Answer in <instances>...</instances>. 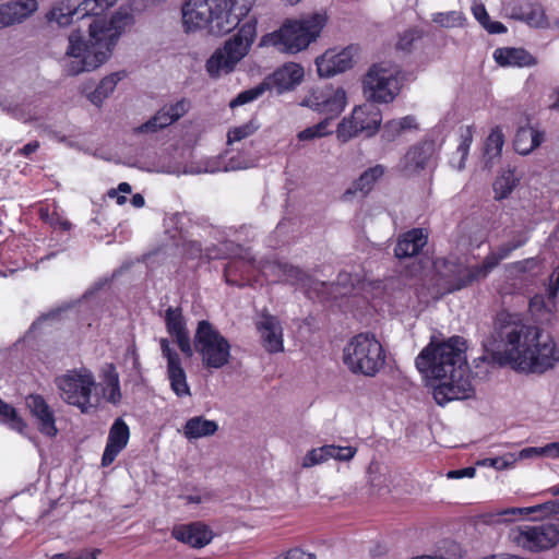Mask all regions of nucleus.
Here are the masks:
<instances>
[{
    "label": "nucleus",
    "instance_id": "obj_1",
    "mask_svg": "<svg viewBox=\"0 0 559 559\" xmlns=\"http://www.w3.org/2000/svg\"><path fill=\"white\" fill-rule=\"evenodd\" d=\"M415 364L426 378L439 381L433 384V399L438 405L475 395L462 337L454 336L440 344L431 343L416 357Z\"/></svg>",
    "mask_w": 559,
    "mask_h": 559
},
{
    "label": "nucleus",
    "instance_id": "obj_2",
    "mask_svg": "<svg viewBox=\"0 0 559 559\" xmlns=\"http://www.w3.org/2000/svg\"><path fill=\"white\" fill-rule=\"evenodd\" d=\"M134 23L127 10H118L109 19L96 17L88 26L90 36L83 39L80 31H72L62 59V71L68 76L90 72L105 63L120 36Z\"/></svg>",
    "mask_w": 559,
    "mask_h": 559
},
{
    "label": "nucleus",
    "instance_id": "obj_3",
    "mask_svg": "<svg viewBox=\"0 0 559 559\" xmlns=\"http://www.w3.org/2000/svg\"><path fill=\"white\" fill-rule=\"evenodd\" d=\"M254 3L255 0H186L181 5L183 31L228 34L249 15Z\"/></svg>",
    "mask_w": 559,
    "mask_h": 559
},
{
    "label": "nucleus",
    "instance_id": "obj_4",
    "mask_svg": "<svg viewBox=\"0 0 559 559\" xmlns=\"http://www.w3.org/2000/svg\"><path fill=\"white\" fill-rule=\"evenodd\" d=\"M537 335V326L525 324L518 313L502 310L497 313L492 332L484 346L493 353L500 365L512 364L515 360L513 349L521 352L526 342Z\"/></svg>",
    "mask_w": 559,
    "mask_h": 559
},
{
    "label": "nucleus",
    "instance_id": "obj_5",
    "mask_svg": "<svg viewBox=\"0 0 559 559\" xmlns=\"http://www.w3.org/2000/svg\"><path fill=\"white\" fill-rule=\"evenodd\" d=\"M325 22L326 16L320 13L304 21H287L280 29L264 35L261 46L274 47L281 52H298L319 36Z\"/></svg>",
    "mask_w": 559,
    "mask_h": 559
},
{
    "label": "nucleus",
    "instance_id": "obj_6",
    "mask_svg": "<svg viewBox=\"0 0 559 559\" xmlns=\"http://www.w3.org/2000/svg\"><path fill=\"white\" fill-rule=\"evenodd\" d=\"M343 362L354 374L374 377L385 364V353L374 335L360 333L344 347Z\"/></svg>",
    "mask_w": 559,
    "mask_h": 559
},
{
    "label": "nucleus",
    "instance_id": "obj_7",
    "mask_svg": "<svg viewBox=\"0 0 559 559\" xmlns=\"http://www.w3.org/2000/svg\"><path fill=\"white\" fill-rule=\"evenodd\" d=\"M255 26L257 20L250 19L223 47L213 52L205 63V69L211 78L217 79L234 71L237 63L248 53L254 40Z\"/></svg>",
    "mask_w": 559,
    "mask_h": 559
},
{
    "label": "nucleus",
    "instance_id": "obj_8",
    "mask_svg": "<svg viewBox=\"0 0 559 559\" xmlns=\"http://www.w3.org/2000/svg\"><path fill=\"white\" fill-rule=\"evenodd\" d=\"M60 399L68 405L78 407L81 413L88 414L97 406V399L93 402V390L96 381L93 372L87 368L67 371L55 379Z\"/></svg>",
    "mask_w": 559,
    "mask_h": 559
},
{
    "label": "nucleus",
    "instance_id": "obj_9",
    "mask_svg": "<svg viewBox=\"0 0 559 559\" xmlns=\"http://www.w3.org/2000/svg\"><path fill=\"white\" fill-rule=\"evenodd\" d=\"M515 369L533 373H543L552 369L559 361V350L549 334L538 328L537 337L528 340L521 352L513 349Z\"/></svg>",
    "mask_w": 559,
    "mask_h": 559
},
{
    "label": "nucleus",
    "instance_id": "obj_10",
    "mask_svg": "<svg viewBox=\"0 0 559 559\" xmlns=\"http://www.w3.org/2000/svg\"><path fill=\"white\" fill-rule=\"evenodd\" d=\"M193 350L207 369H219L229 362L231 357L228 340L209 321L201 320L193 338Z\"/></svg>",
    "mask_w": 559,
    "mask_h": 559
},
{
    "label": "nucleus",
    "instance_id": "obj_11",
    "mask_svg": "<svg viewBox=\"0 0 559 559\" xmlns=\"http://www.w3.org/2000/svg\"><path fill=\"white\" fill-rule=\"evenodd\" d=\"M401 90L400 69L388 63L373 64L364 79V91L371 103H390Z\"/></svg>",
    "mask_w": 559,
    "mask_h": 559
},
{
    "label": "nucleus",
    "instance_id": "obj_12",
    "mask_svg": "<svg viewBox=\"0 0 559 559\" xmlns=\"http://www.w3.org/2000/svg\"><path fill=\"white\" fill-rule=\"evenodd\" d=\"M382 121V115L379 107L373 103H365L356 106L350 117H345L337 126V138L342 142H347L366 132L368 136L373 135Z\"/></svg>",
    "mask_w": 559,
    "mask_h": 559
},
{
    "label": "nucleus",
    "instance_id": "obj_13",
    "mask_svg": "<svg viewBox=\"0 0 559 559\" xmlns=\"http://www.w3.org/2000/svg\"><path fill=\"white\" fill-rule=\"evenodd\" d=\"M511 540L519 547L533 551H544L559 543V528L556 524H524L510 532Z\"/></svg>",
    "mask_w": 559,
    "mask_h": 559
},
{
    "label": "nucleus",
    "instance_id": "obj_14",
    "mask_svg": "<svg viewBox=\"0 0 559 559\" xmlns=\"http://www.w3.org/2000/svg\"><path fill=\"white\" fill-rule=\"evenodd\" d=\"M117 0H62L48 14V20L67 26L74 20L98 16L116 4Z\"/></svg>",
    "mask_w": 559,
    "mask_h": 559
},
{
    "label": "nucleus",
    "instance_id": "obj_15",
    "mask_svg": "<svg viewBox=\"0 0 559 559\" xmlns=\"http://www.w3.org/2000/svg\"><path fill=\"white\" fill-rule=\"evenodd\" d=\"M302 105L310 109L325 115L329 122L336 118L344 110L346 105V93L341 87L323 86L314 88Z\"/></svg>",
    "mask_w": 559,
    "mask_h": 559
},
{
    "label": "nucleus",
    "instance_id": "obj_16",
    "mask_svg": "<svg viewBox=\"0 0 559 559\" xmlns=\"http://www.w3.org/2000/svg\"><path fill=\"white\" fill-rule=\"evenodd\" d=\"M233 247L234 257L225 265L224 276L227 284L242 287L250 282L255 271L263 273L261 266L265 264V260L255 261L248 250L240 246Z\"/></svg>",
    "mask_w": 559,
    "mask_h": 559
},
{
    "label": "nucleus",
    "instance_id": "obj_17",
    "mask_svg": "<svg viewBox=\"0 0 559 559\" xmlns=\"http://www.w3.org/2000/svg\"><path fill=\"white\" fill-rule=\"evenodd\" d=\"M436 165L435 142L425 140L409 147L401 158L399 169L405 176H414L423 170L432 169Z\"/></svg>",
    "mask_w": 559,
    "mask_h": 559
},
{
    "label": "nucleus",
    "instance_id": "obj_18",
    "mask_svg": "<svg viewBox=\"0 0 559 559\" xmlns=\"http://www.w3.org/2000/svg\"><path fill=\"white\" fill-rule=\"evenodd\" d=\"M191 108L187 98H180L175 103L165 104L151 119L139 127V132H157L183 117Z\"/></svg>",
    "mask_w": 559,
    "mask_h": 559
},
{
    "label": "nucleus",
    "instance_id": "obj_19",
    "mask_svg": "<svg viewBox=\"0 0 559 559\" xmlns=\"http://www.w3.org/2000/svg\"><path fill=\"white\" fill-rule=\"evenodd\" d=\"M447 267L449 271L447 282L450 286V290H460L471 286L475 282L486 278L490 273L484 261L480 264L472 266L450 263Z\"/></svg>",
    "mask_w": 559,
    "mask_h": 559
},
{
    "label": "nucleus",
    "instance_id": "obj_20",
    "mask_svg": "<svg viewBox=\"0 0 559 559\" xmlns=\"http://www.w3.org/2000/svg\"><path fill=\"white\" fill-rule=\"evenodd\" d=\"M354 47H347L342 51L328 50L317 58L316 64L321 78H331L345 72L353 66Z\"/></svg>",
    "mask_w": 559,
    "mask_h": 559
},
{
    "label": "nucleus",
    "instance_id": "obj_21",
    "mask_svg": "<svg viewBox=\"0 0 559 559\" xmlns=\"http://www.w3.org/2000/svg\"><path fill=\"white\" fill-rule=\"evenodd\" d=\"M25 403L35 418L40 433L47 437H56L58 429L56 427L55 413L45 399L39 394H29L26 396Z\"/></svg>",
    "mask_w": 559,
    "mask_h": 559
},
{
    "label": "nucleus",
    "instance_id": "obj_22",
    "mask_svg": "<svg viewBox=\"0 0 559 559\" xmlns=\"http://www.w3.org/2000/svg\"><path fill=\"white\" fill-rule=\"evenodd\" d=\"M304 78V69L297 63L289 62L277 69L263 80L265 90H275L277 94L294 90Z\"/></svg>",
    "mask_w": 559,
    "mask_h": 559
},
{
    "label": "nucleus",
    "instance_id": "obj_23",
    "mask_svg": "<svg viewBox=\"0 0 559 559\" xmlns=\"http://www.w3.org/2000/svg\"><path fill=\"white\" fill-rule=\"evenodd\" d=\"M165 323L167 332L175 338L182 354L188 358L192 357L193 348L181 309L169 307L165 311Z\"/></svg>",
    "mask_w": 559,
    "mask_h": 559
},
{
    "label": "nucleus",
    "instance_id": "obj_24",
    "mask_svg": "<svg viewBox=\"0 0 559 559\" xmlns=\"http://www.w3.org/2000/svg\"><path fill=\"white\" fill-rule=\"evenodd\" d=\"M264 348L269 353H280L283 346V328L280 320L270 313H262L257 321Z\"/></svg>",
    "mask_w": 559,
    "mask_h": 559
},
{
    "label": "nucleus",
    "instance_id": "obj_25",
    "mask_svg": "<svg viewBox=\"0 0 559 559\" xmlns=\"http://www.w3.org/2000/svg\"><path fill=\"white\" fill-rule=\"evenodd\" d=\"M130 438V430L122 418H117L111 425L107 443L102 457V465L109 466L118 454L127 447Z\"/></svg>",
    "mask_w": 559,
    "mask_h": 559
},
{
    "label": "nucleus",
    "instance_id": "obj_26",
    "mask_svg": "<svg viewBox=\"0 0 559 559\" xmlns=\"http://www.w3.org/2000/svg\"><path fill=\"white\" fill-rule=\"evenodd\" d=\"M263 274L269 276L273 275L278 278H284L293 285H300L302 287H310L312 285V278L301 269L281 262L276 260H265V264L261 266Z\"/></svg>",
    "mask_w": 559,
    "mask_h": 559
},
{
    "label": "nucleus",
    "instance_id": "obj_27",
    "mask_svg": "<svg viewBox=\"0 0 559 559\" xmlns=\"http://www.w3.org/2000/svg\"><path fill=\"white\" fill-rule=\"evenodd\" d=\"M37 9L36 0H15L0 5V29L23 22Z\"/></svg>",
    "mask_w": 559,
    "mask_h": 559
},
{
    "label": "nucleus",
    "instance_id": "obj_28",
    "mask_svg": "<svg viewBox=\"0 0 559 559\" xmlns=\"http://www.w3.org/2000/svg\"><path fill=\"white\" fill-rule=\"evenodd\" d=\"M428 236L421 228H414L399 237L394 248L397 259L417 255L427 243Z\"/></svg>",
    "mask_w": 559,
    "mask_h": 559
},
{
    "label": "nucleus",
    "instance_id": "obj_29",
    "mask_svg": "<svg viewBox=\"0 0 559 559\" xmlns=\"http://www.w3.org/2000/svg\"><path fill=\"white\" fill-rule=\"evenodd\" d=\"M173 535L177 540L186 543L194 548H201L212 540V532L201 523H192L175 527Z\"/></svg>",
    "mask_w": 559,
    "mask_h": 559
},
{
    "label": "nucleus",
    "instance_id": "obj_30",
    "mask_svg": "<svg viewBox=\"0 0 559 559\" xmlns=\"http://www.w3.org/2000/svg\"><path fill=\"white\" fill-rule=\"evenodd\" d=\"M496 62L501 67H534L537 59L523 48L502 47L493 52Z\"/></svg>",
    "mask_w": 559,
    "mask_h": 559
},
{
    "label": "nucleus",
    "instance_id": "obj_31",
    "mask_svg": "<svg viewBox=\"0 0 559 559\" xmlns=\"http://www.w3.org/2000/svg\"><path fill=\"white\" fill-rule=\"evenodd\" d=\"M385 168L382 165H376L366 169L352 187L343 194L344 200H349L355 193L360 192L362 195L368 194L374 187L376 182L384 175Z\"/></svg>",
    "mask_w": 559,
    "mask_h": 559
},
{
    "label": "nucleus",
    "instance_id": "obj_32",
    "mask_svg": "<svg viewBox=\"0 0 559 559\" xmlns=\"http://www.w3.org/2000/svg\"><path fill=\"white\" fill-rule=\"evenodd\" d=\"M535 512H542L546 515L550 514H559V499L549 500L545 503H540L531 508H509L498 511L496 514L491 516H497L496 520H491L492 522H508L511 520L513 515H522V514H531Z\"/></svg>",
    "mask_w": 559,
    "mask_h": 559
},
{
    "label": "nucleus",
    "instance_id": "obj_33",
    "mask_svg": "<svg viewBox=\"0 0 559 559\" xmlns=\"http://www.w3.org/2000/svg\"><path fill=\"white\" fill-rule=\"evenodd\" d=\"M545 140V133L534 127L520 128L514 138V150L521 155H527L537 148Z\"/></svg>",
    "mask_w": 559,
    "mask_h": 559
},
{
    "label": "nucleus",
    "instance_id": "obj_34",
    "mask_svg": "<svg viewBox=\"0 0 559 559\" xmlns=\"http://www.w3.org/2000/svg\"><path fill=\"white\" fill-rule=\"evenodd\" d=\"M217 429L218 425L216 421L206 419L203 416H195L186 421L182 432L188 440H193L213 436Z\"/></svg>",
    "mask_w": 559,
    "mask_h": 559
},
{
    "label": "nucleus",
    "instance_id": "obj_35",
    "mask_svg": "<svg viewBox=\"0 0 559 559\" xmlns=\"http://www.w3.org/2000/svg\"><path fill=\"white\" fill-rule=\"evenodd\" d=\"M167 377L173 392L178 397L191 396L190 386L187 382V373L182 367L181 359L167 364Z\"/></svg>",
    "mask_w": 559,
    "mask_h": 559
},
{
    "label": "nucleus",
    "instance_id": "obj_36",
    "mask_svg": "<svg viewBox=\"0 0 559 559\" xmlns=\"http://www.w3.org/2000/svg\"><path fill=\"white\" fill-rule=\"evenodd\" d=\"M103 396L114 405H118L122 397L119 374L112 364L108 365L104 374Z\"/></svg>",
    "mask_w": 559,
    "mask_h": 559
},
{
    "label": "nucleus",
    "instance_id": "obj_37",
    "mask_svg": "<svg viewBox=\"0 0 559 559\" xmlns=\"http://www.w3.org/2000/svg\"><path fill=\"white\" fill-rule=\"evenodd\" d=\"M124 78L123 72H115L105 76L95 88L88 95V99L96 106H100L103 102L115 91L119 81Z\"/></svg>",
    "mask_w": 559,
    "mask_h": 559
},
{
    "label": "nucleus",
    "instance_id": "obj_38",
    "mask_svg": "<svg viewBox=\"0 0 559 559\" xmlns=\"http://www.w3.org/2000/svg\"><path fill=\"white\" fill-rule=\"evenodd\" d=\"M504 145V134L500 127H495L485 141L484 156L486 166L492 164L496 158H499Z\"/></svg>",
    "mask_w": 559,
    "mask_h": 559
},
{
    "label": "nucleus",
    "instance_id": "obj_39",
    "mask_svg": "<svg viewBox=\"0 0 559 559\" xmlns=\"http://www.w3.org/2000/svg\"><path fill=\"white\" fill-rule=\"evenodd\" d=\"M520 177L515 175V169L508 168L502 170L493 182L495 198L498 200L506 199L516 187Z\"/></svg>",
    "mask_w": 559,
    "mask_h": 559
},
{
    "label": "nucleus",
    "instance_id": "obj_40",
    "mask_svg": "<svg viewBox=\"0 0 559 559\" xmlns=\"http://www.w3.org/2000/svg\"><path fill=\"white\" fill-rule=\"evenodd\" d=\"M223 157L214 156L191 162L185 166L183 173L189 175L215 174L222 170Z\"/></svg>",
    "mask_w": 559,
    "mask_h": 559
},
{
    "label": "nucleus",
    "instance_id": "obj_41",
    "mask_svg": "<svg viewBox=\"0 0 559 559\" xmlns=\"http://www.w3.org/2000/svg\"><path fill=\"white\" fill-rule=\"evenodd\" d=\"M0 423L8 425L11 429L23 433L26 424L19 416L16 409L0 399Z\"/></svg>",
    "mask_w": 559,
    "mask_h": 559
},
{
    "label": "nucleus",
    "instance_id": "obj_42",
    "mask_svg": "<svg viewBox=\"0 0 559 559\" xmlns=\"http://www.w3.org/2000/svg\"><path fill=\"white\" fill-rule=\"evenodd\" d=\"M431 21L443 28L463 27L466 17L462 11L437 12L431 15Z\"/></svg>",
    "mask_w": 559,
    "mask_h": 559
},
{
    "label": "nucleus",
    "instance_id": "obj_43",
    "mask_svg": "<svg viewBox=\"0 0 559 559\" xmlns=\"http://www.w3.org/2000/svg\"><path fill=\"white\" fill-rule=\"evenodd\" d=\"M423 33L416 27H411L400 33L395 44V49L403 53H409L416 46V43L420 40Z\"/></svg>",
    "mask_w": 559,
    "mask_h": 559
},
{
    "label": "nucleus",
    "instance_id": "obj_44",
    "mask_svg": "<svg viewBox=\"0 0 559 559\" xmlns=\"http://www.w3.org/2000/svg\"><path fill=\"white\" fill-rule=\"evenodd\" d=\"M514 251L511 243L504 242L497 247V249L490 253H488L483 260L488 271L491 272L495 267L499 265V263L509 258L511 253Z\"/></svg>",
    "mask_w": 559,
    "mask_h": 559
},
{
    "label": "nucleus",
    "instance_id": "obj_45",
    "mask_svg": "<svg viewBox=\"0 0 559 559\" xmlns=\"http://www.w3.org/2000/svg\"><path fill=\"white\" fill-rule=\"evenodd\" d=\"M525 14L523 17L524 23L532 27H544L546 25V16L542 7L528 3L524 7Z\"/></svg>",
    "mask_w": 559,
    "mask_h": 559
},
{
    "label": "nucleus",
    "instance_id": "obj_46",
    "mask_svg": "<svg viewBox=\"0 0 559 559\" xmlns=\"http://www.w3.org/2000/svg\"><path fill=\"white\" fill-rule=\"evenodd\" d=\"M265 91H266L265 86H264L263 82H261L257 86L239 93L229 103V106H230V108H235L237 106H241V105L248 104L250 102H253V100L258 99L260 96H262Z\"/></svg>",
    "mask_w": 559,
    "mask_h": 559
},
{
    "label": "nucleus",
    "instance_id": "obj_47",
    "mask_svg": "<svg viewBox=\"0 0 559 559\" xmlns=\"http://www.w3.org/2000/svg\"><path fill=\"white\" fill-rule=\"evenodd\" d=\"M332 450L333 449L329 448V444L310 450L304 457L302 466L312 467L314 465L326 462L328 460L331 459L330 451Z\"/></svg>",
    "mask_w": 559,
    "mask_h": 559
},
{
    "label": "nucleus",
    "instance_id": "obj_48",
    "mask_svg": "<svg viewBox=\"0 0 559 559\" xmlns=\"http://www.w3.org/2000/svg\"><path fill=\"white\" fill-rule=\"evenodd\" d=\"M332 450L333 449L329 448V444L310 450L304 457L302 466L312 467L314 465L326 462L328 460L331 459L330 451Z\"/></svg>",
    "mask_w": 559,
    "mask_h": 559
},
{
    "label": "nucleus",
    "instance_id": "obj_49",
    "mask_svg": "<svg viewBox=\"0 0 559 559\" xmlns=\"http://www.w3.org/2000/svg\"><path fill=\"white\" fill-rule=\"evenodd\" d=\"M259 124L255 122L254 119H251L249 122L235 127L228 131V144L233 142L241 141L250 135H252L258 129Z\"/></svg>",
    "mask_w": 559,
    "mask_h": 559
},
{
    "label": "nucleus",
    "instance_id": "obj_50",
    "mask_svg": "<svg viewBox=\"0 0 559 559\" xmlns=\"http://www.w3.org/2000/svg\"><path fill=\"white\" fill-rule=\"evenodd\" d=\"M516 461H518V457L515 454L508 453V454L499 456V457H487V459L479 460L477 462V465L488 466V467L496 468L498 471H502V469L513 466Z\"/></svg>",
    "mask_w": 559,
    "mask_h": 559
},
{
    "label": "nucleus",
    "instance_id": "obj_51",
    "mask_svg": "<svg viewBox=\"0 0 559 559\" xmlns=\"http://www.w3.org/2000/svg\"><path fill=\"white\" fill-rule=\"evenodd\" d=\"M359 281V276L357 274L353 275L347 271H341L333 285L340 288L336 294L344 296L352 292Z\"/></svg>",
    "mask_w": 559,
    "mask_h": 559
},
{
    "label": "nucleus",
    "instance_id": "obj_52",
    "mask_svg": "<svg viewBox=\"0 0 559 559\" xmlns=\"http://www.w3.org/2000/svg\"><path fill=\"white\" fill-rule=\"evenodd\" d=\"M329 126V119H323L319 123L300 131L297 138L300 141H310L317 138H322L331 133Z\"/></svg>",
    "mask_w": 559,
    "mask_h": 559
},
{
    "label": "nucleus",
    "instance_id": "obj_53",
    "mask_svg": "<svg viewBox=\"0 0 559 559\" xmlns=\"http://www.w3.org/2000/svg\"><path fill=\"white\" fill-rule=\"evenodd\" d=\"M474 131L471 126H466L461 128L460 130V144L457 146V152L461 153V163L459 168H463V162L466 159L471 144L473 142Z\"/></svg>",
    "mask_w": 559,
    "mask_h": 559
},
{
    "label": "nucleus",
    "instance_id": "obj_54",
    "mask_svg": "<svg viewBox=\"0 0 559 559\" xmlns=\"http://www.w3.org/2000/svg\"><path fill=\"white\" fill-rule=\"evenodd\" d=\"M254 166V160L251 158H246L241 155L233 156L228 160L223 158L222 170L223 171H236L248 169Z\"/></svg>",
    "mask_w": 559,
    "mask_h": 559
},
{
    "label": "nucleus",
    "instance_id": "obj_55",
    "mask_svg": "<svg viewBox=\"0 0 559 559\" xmlns=\"http://www.w3.org/2000/svg\"><path fill=\"white\" fill-rule=\"evenodd\" d=\"M527 4L528 2H522L520 0L504 3L502 8L503 15L522 22L525 14L524 7H527Z\"/></svg>",
    "mask_w": 559,
    "mask_h": 559
},
{
    "label": "nucleus",
    "instance_id": "obj_56",
    "mask_svg": "<svg viewBox=\"0 0 559 559\" xmlns=\"http://www.w3.org/2000/svg\"><path fill=\"white\" fill-rule=\"evenodd\" d=\"M98 549L88 550L82 549L79 551H68L55 554L50 557V559H97Z\"/></svg>",
    "mask_w": 559,
    "mask_h": 559
},
{
    "label": "nucleus",
    "instance_id": "obj_57",
    "mask_svg": "<svg viewBox=\"0 0 559 559\" xmlns=\"http://www.w3.org/2000/svg\"><path fill=\"white\" fill-rule=\"evenodd\" d=\"M329 448L333 449L332 451H330L331 459L342 462L350 461L355 456L357 451L353 447H340L334 444H329Z\"/></svg>",
    "mask_w": 559,
    "mask_h": 559
},
{
    "label": "nucleus",
    "instance_id": "obj_58",
    "mask_svg": "<svg viewBox=\"0 0 559 559\" xmlns=\"http://www.w3.org/2000/svg\"><path fill=\"white\" fill-rule=\"evenodd\" d=\"M159 345L162 355L167 360V364H171L181 359L179 354L170 347V343L167 338H160Z\"/></svg>",
    "mask_w": 559,
    "mask_h": 559
},
{
    "label": "nucleus",
    "instance_id": "obj_59",
    "mask_svg": "<svg viewBox=\"0 0 559 559\" xmlns=\"http://www.w3.org/2000/svg\"><path fill=\"white\" fill-rule=\"evenodd\" d=\"M401 133L402 129L399 120H391L384 124L382 136L388 141H393Z\"/></svg>",
    "mask_w": 559,
    "mask_h": 559
},
{
    "label": "nucleus",
    "instance_id": "obj_60",
    "mask_svg": "<svg viewBox=\"0 0 559 559\" xmlns=\"http://www.w3.org/2000/svg\"><path fill=\"white\" fill-rule=\"evenodd\" d=\"M539 264V261L537 258H528L522 261H518L512 264V267L516 272L525 273V272H532L535 270Z\"/></svg>",
    "mask_w": 559,
    "mask_h": 559
},
{
    "label": "nucleus",
    "instance_id": "obj_61",
    "mask_svg": "<svg viewBox=\"0 0 559 559\" xmlns=\"http://www.w3.org/2000/svg\"><path fill=\"white\" fill-rule=\"evenodd\" d=\"M528 241V234L524 230H519L512 234L511 239L508 241V243H511L512 248L514 250L523 247Z\"/></svg>",
    "mask_w": 559,
    "mask_h": 559
},
{
    "label": "nucleus",
    "instance_id": "obj_62",
    "mask_svg": "<svg viewBox=\"0 0 559 559\" xmlns=\"http://www.w3.org/2000/svg\"><path fill=\"white\" fill-rule=\"evenodd\" d=\"M475 473H476L475 467L468 466V467L461 468V469L449 471L447 473V477L450 479H460L463 477L473 478L475 476Z\"/></svg>",
    "mask_w": 559,
    "mask_h": 559
},
{
    "label": "nucleus",
    "instance_id": "obj_63",
    "mask_svg": "<svg viewBox=\"0 0 559 559\" xmlns=\"http://www.w3.org/2000/svg\"><path fill=\"white\" fill-rule=\"evenodd\" d=\"M472 11H473V14H474L475 19L481 24L483 27L490 20L489 14H488L485 5L481 4V3L474 4L472 7Z\"/></svg>",
    "mask_w": 559,
    "mask_h": 559
},
{
    "label": "nucleus",
    "instance_id": "obj_64",
    "mask_svg": "<svg viewBox=\"0 0 559 559\" xmlns=\"http://www.w3.org/2000/svg\"><path fill=\"white\" fill-rule=\"evenodd\" d=\"M284 559H316V555L307 554L299 548L290 549Z\"/></svg>",
    "mask_w": 559,
    "mask_h": 559
}]
</instances>
